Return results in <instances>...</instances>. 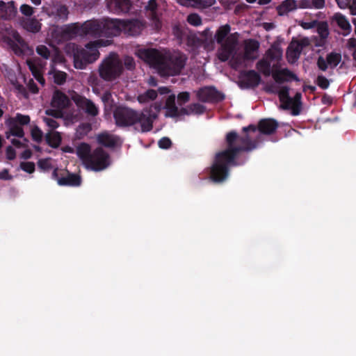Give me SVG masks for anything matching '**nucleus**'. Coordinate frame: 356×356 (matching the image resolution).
<instances>
[{
	"mask_svg": "<svg viewBox=\"0 0 356 356\" xmlns=\"http://www.w3.org/2000/svg\"><path fill=\"white\" fill-rule=\"evenodd\" d=\"M278 127V122L275 119L264 118L259 121L257 127L254 124L243 127L244 136H239L236 131L228 132L225 139L226 148L215 155L210 169V179L215 183L223 182L229 175L231 166L243 164L244 162L236 161L238 156L241 152H250L257 147L258 140L252 139L247 134L248 131L255 132L258 129L262 134L271 135Z\"/></svg>",
	"mask_w": 356,
	"mask_h": 356,
	"instance_id": "nucleus-1",
	"label": "nucleus"
},
{
	"mask_svg": "<svg viewBox=\"0 0 356 356\" xmlns=\"http://www.w3.org/2000/svg\"><path fill=\"white\" fill-rule=\"evenodd\" d=\"M137 56L155 69L161 76L179 75L187 60L186 55L180 51L163 53L153 48L140 49Z\"/></svg>",
	"mask_w": 356,
	"mask_h": 356,
	"instance_id": "nucleus-2",
	"label": "nucleus"
},
{
	"mask_svg": "<svg viewBox=\"0 0 356 356\" xmlns=\"http://www.w3.org/2000/svg\"><path fill=\"white\" fill-rule=\"evenodd\" d=\"M113 118L117 127L134 126L137 131L146 133L152 129L157 115L150 109L137 111L126 106H118L113 112Z\"/></svg>",
	"mask_w": 356,
	"mask_h": 356,
	"instance_id": "nucleus-3",
	"label": "nucleus"
},
{
	"mask_svg": "<svg viewBox=\"0 0 356 356\" xmlns=\"http://www.w3.org/2000/svg\"><path fill=\"white\" fill-rule=\"evenodd\" d=\"M231 26L226 24L220 26L216 31L214 39L220 44L217 57L221 62L227 61L236 51L238 44L239 33H230Z\"/></svg>",
	"mask_w": 356,
	"mask_h": 356,
	"instance_id": "nucleus-4",
	"label": "nucleus"
},
{
	"mask_svg": "<svg viewBox=\"0 0 356 356\" xmlns=\"http://www.w3.org/2000/svg\"><path fill=\"white\" fill-rule=\"evenodd\" d=\"M124 67L118 54L111 53L100 63L98 69L99 75L105 81H113L120 76Z\"/></svg>",
	"mask_w": 356,
	"mask_h": 356,
	"instance_id": "nucleus-5",
	"label": "nucleus"
},
{
	"mask_svg": "<svg viewBox=\"0 0 356 356\" xmlns=\"http://www.w3.org/2000/svg\"><path fill=\"white\" fill-rule=\"evenodd\" d=\"M102 45L101 40L90 42L86 48H77L74 53V63L76 69H84L90 64L96 61L99 57L98 47Z\"/></svg>",
	"mask_w": 356,
	"mask_h": 356,
	"instance_id": "nucleus-6",
	"label": "nucleus"
},
{
	"mask_svg": "<svg viewBox=\"0 0 356 356\" xmlns=\"http://www.w3.org/2000/svg\"><path fill=\"white\" fill-rule=\"evenodd\" d=\"M101 19H91L83 24L74 23L67 27V32L81 36L102 37Z\"/></svg>",
	"mask_w": 356,
	"mask_h": 356,
	"instance_id": "nucleus-7",
	"label": "nucleus"
},
{
	"mask_svg": "<svg viewBox=\"0 0 356 356\" xmlns=\"http://www.w3.org/2000/svg\"><path fill=\"white\" fill-rule=\"evenodd\" d=\"M86 164L94 171L103 170L110 165L109 154L102 147H97L92 152Z\"/></svg>",
	"mask_w": 356,
	"mask_h": 356,
	"instance_id": "nucleus-8",
	"label": "nucleus"
},
{
	"mask_svg": "<svg viewBox=\"0 0 356 356\" xmlns=\"http://www.w3.org/2000/svg\"><path fill=\"white\" fill-rule=\"evenodd\" d=\"M51 177L56 179L60 186H79L81 184V178L79 175L70 172L68 170L54 169Z\"/></svg>",
	"mask_w": 356,
	"mask_h": 356,
	"instance_id": "nucleus-9",
	"label": "nucleus"
},
{
	"mask_svg": "<svg viewBox=\"0 0 356 356\" xmlns=\"http://www.w3.org/2000/svg\"><path fill=\"white\" fill-rule=\"evenodd\" d=\"M197 99L202 102H218L224 99L225 95L217 90L215 87L205 86L196 92Z\"/></svg>",
	"mask_w": 356,
	"mask_h": 356,
	"instance_id": "nucleus-10",
	"label": "nucleus"
},
{
	"mask_svg": "<svg viewBox=\"0 0 356 356\" xmlns=\"http://www.w3.org/2000/svg\"><path fill=\"white\" fill-rule=\"evenodd\" d=\"M261 81V76L253 70H242L239 74L238 86L241 88H254Z\"/></svg>",
	"mask_w": 356,
	"mask_h": 356,
	"instance_id": "nucleus-11",
	"label": "nucleus"
},
{
	"mask_svg": "<svg viewBox=\"0 0 356 356\" xmlns=\"http://www.w3.org/2000/svg\"><path fill=\"white\" fill-rule=\"evenodd\" d=\"M72 99L78 108L83 110L88 115L95 117L98 115L99 109L90 99L76 92L72 95Z\"/></svg>",
	"mask_w": 356,
	"mask_h": 356,
	"instance_id": "nucleus-12",
	"label": "nucleus"
},
{
	"mask_svg": "<svg viewBox=\"0 0 356 356\" xmlns=\"http://www.w3.org/2000/svg\"><path fill=\"white\" fill-rule=\"evenodd\" d=\"M102 37L111 38L121 33V20L104 18L101 19Z\"/></svg>",
	"mask_w": 356,
	"mask_h": 356,
	"instance_id": "nucleus-13",
	"label": "nucleus"
},
{
	"mask_svg": "<svg viewBox=\"0 0 356 356\" xmlns=\"http://www.w3.org/2000/svg\"><path fill=\"white\" fill-rule=\"evenodd\" d=\"M143 29V23L138 19L121 20V32L130 36H136L140 34Z\"/></svg>",
	"mask_w": 356,
	"mask_h": 356,
	"instance_id": "nucleus-14",
	"label": "nucleus"
},
{
	"mask_svg": "<svg viewBox=\"0 0 356 356\" xmlns=\"http://www.w3.org/2000/svg\"><path fill=\"white\" fill-rule=\"evenodd\" d=\"M97 141L100 145L108 148H115L122 144L120 136L106 131L99 134L97 136Z\"/></svg>",
	"mask_w": 356,
	"mask_h": 356,
	"instance_id": "nucleus-15",
	"label": "nucleus"
},
{
	"mask_svg": "<svg viewBox=\"0 0 356 356\" xmlns=\"http://www.w3.org/2000/svg\"><path fill=\"white\" fill-rule=\"evenodd\" d=\"M108 9L115 14L127 13L131 7L130 0H107Z\"/></svg>",
	"mask_w": 356,
	"mask_h": 356,
	"instance_id": "nucleus-16",
	"label": "nucleus"
},
{
	"mask_svg": "<svg viewBox=\"0 0 356 356\" xmlns=\"http://www.w3.org/2000/svg\"><path fill=\"white\" fill-rule=\"evenodd\" d=\"M259 42L254 39H250L245 42L243 60H254L257 59Z\"/></svg>",
	"mask_w": 356,
	"mask_h": 356,
	"instance_id": "nucleus-17",
	"label": "nucleus"
},
{
	"mask_svg": "<svg viewBox=\"0 0 356 356\" xmlns=\"http://www.w3.org/2000/svg\"><path fill=\"white\" fill-rule=\"evenodd\" d=\"M272 76L277 83L281 84L291 79L299 81L298 77L287 68L275 70L272 72Z\"/></svg>",
	"mask_w": 356,
	"mask_h": 356,
	"instance_id": "nucleus-18",
	"label": "nucleus"
},
{
	"mask_svg": "<svg viewBox=\"0 0 356 356\" xmlns=\"http://www.w3.org/2000/svg\"><path fill=\"white\" fill-rule=\"evenodd\" d=\"M69 97L63 92L56 90L53 95L51 106L59 110L66 108L70 105Z\"/></svg>",
	"mask_w": 356,
	"mask_h": 356,
	"instance_id": "nucleus-19",
	"label": "nucleus"
},
{
	"mask_svg": "<svg viewBox=\"0 0 356 356\" xmlns=\"http://www.w3.org/2000/svg\"><path fill=\"white\" fill-rule=\"evenodd\" d=\"M164 108L165 109V116L167 118H176L179 117V108L176 106L175 95H169L165 104Z\"/></svg>",
	"mask_w": 356,
	"mask_h": 356,
	"instance_id": "nucleus-20",
	"label": "nucleus"
},
{
	"mask_svg": "<svg viewBox=\"0 0 356 356\" xmlns=\"http://www.w3.org/2000/svg\"><path fill=\"white\" fill-rule=\"evenodd\" d=\"M296 44L295 40H292L286 50V58L289 63H294L300 58L302 51L301 47Z\"/></svg>",
	"mask_w": 356,
	"mask_h": 356,
	"instance_id": "nucleus-21",
	"label": "nucleus"
},
{
	"mask_svg": "<svg viewBox=\"0 0 356 356\" xmlns=\"http://www.w3.org/2000/svg\"><path fill=\"white\" fill-rule=\"evenodd\" d=\"M145 9L149 13V19L155 23L156 26L160 25L159 15L157 14L158 3L156 0H149L147 4L145 6Z\"/></svg>",
	"mask_w": 356,
	"mask_h": 356,
	"instance_id": "nucleus-22",
	"label": "nucleus"
},
{
	"mask_svg": "<svg viewBox=\"0 0 356 356\" xmlns=\"http://www.w3.org/2000/svg\"><path fill=\"white\" fill-rule=\"evenodd\" d=\"M298 8L296 0H284L277 7V11L279 15H287L289 12Z\"/></svg>",
	"mask_w": 356,
	"mask_h": 356,
	"instance_id": "nucleus-23",
	"label": "nucleus"
},
{
	"mask_svg": "<svg viewBox=\"0 0 356 356\" xmlns=\"http://www.w3.org/2000/svg\"><path fill=\"white\" fill-rule=\"evenodd\" d=\"M278 95L280 101L282 102V108L285 110L290 108V102L291 97L289 96V88L288 86H282L276 92Z\"/></svg>",
	"mask_w": 356,
	"mask_h": 356,
	"instance_id": "nucleus-24",
	"label": "nucleus"
},
{
	"mask_svg": "<svg viewBox=\"0 0 356 356\" xmlns=\"http://www.w3.org/2000/svg\"><path fill=\"white\" fill-rule=\"evenodd\" d=\"M8 125L9 127V131L6 133V137L8 138L9 135L22 138L24 135L23 128L19 124H16V120L14 119H8Z\"/></svg>",
	"mask_w": 356,
	"mask_h": 356,
	"instance_id": "nucleus-25",
	"label": "nucleus"
},
{
	"mask_svg": "<svg viewBox=\"0 0 356 356\" xmlns=\"http://www.w3.org/2000/svg\"><path fill=\"white\" fill-rule=\"evenodd\" d=\"M76 153L77 156L86 163L89 156H90L92 154L90 145L86 143H80L76 147Z\"/></svg>",
	"mask_w": 356,
	"mask_h": 356,
	"instance_id": "nucleus-26",
	"label": "nucleus"
},
{
	"mask_svg": "<svg viewBox=\"0 0 356 356\" xmlns=\"http://www.w3.org/2000/svg\"><path fill=\"white\" fill-rule=\"evenodd\" d=\"M332 21L336 22L338 26L340 27L342 30L346 31V33L344 35L350 33L351 26L344 15L341 13H336L332 17Z\"/></svg>",
	"mask_w": 356,
	"mask_h": 356,
	"instance_id": "nucleus-27",
	"label": "nucleus"
},
{
	"mask_svg": "<svg viewBox=\"0 0 356 356\" xmlns=\"http://www.w3.org/2000/svg\"><path fill=\"white\" fill-rule=\"evenodd\" d=\"M302 94L296 92L293 98H291L290 102V108H291V113L293 115H298L300 113L302 106Z\"/></svg>",
	"mask_w": 356,
	"mask_h": 356,
	"instance_id": "nucleus-28",
	"label": "nucleus"
},
{
	"mask_svg": "<svg viewBox=\"0 0 356 356\" xmlns=\"http://www.w3.org/2000/svg\"><path fill=\"white\" fill-rule=\"evenodd\" d=\"M23 27L28 31L38 33L41 29V24L35 18L27 19L23 22Z\"/></svg>",
	"mask_w": 356,
	"mask_h": 356,
	"instance_id": "nucleus-29",
	"label": "nucleus"
},
{
	"mask_svg": "<svg viewBox=\"0 0 356 356\" xmlns=\"http://www.w3.org/2000/svg\"><path fill=\"white\" fill-rule=\"evenodd\" d=\"M69 13L70 12L67 6L59 5L56 7L53 15L58 21L65 22L67 19Z\"/></svg>",
	"mask_w": 356,
	"mask_h": 356,
	"instance_id": "nucleus-30",
	"label": "nucleus"
},
{
	"mask_svg": "<svg viewBox=\"0 0 356 356\" xmlns=\"http://www.w3.org/2000/svg\"><path fill=\"white\" fill-rule=\"evenodd\" d=\"M27 65L29 66V68L30 71L31 72L34 78L42 86L45 83V79L43 77V75L42 74V72L40 69L36 66L35 63H33L32 61L28 60Z\"/></svg>",
	"mask_w": 356,
	"mask_h": 356,
	"instance_id": "nucleus-31",
	"label": "nucleus"
},
{
	"mask_svg": "<svg viewBox=\"0 0 356 356\" xmlns=\"http://www.w3.org/2000/svg\"><path fill=\"white\" fill-rule=\"evenodd\" d=\"M47 143L53 148L59 147L61 143V136L58 132L49 133L46 135Z\"/></svg>",
	"mask_w": 356,
	"mask_h": 356,
	"instance_id": "nucleus-32",
	"label": "nucleus"
},
{
	"mask_svg": "<svg viewBox=\"0 0 356 356\" xmlns=\"http://www.w3.org/2000/svg\"><path fill=\"white\" fill-rule=\"evenodd\" d=\"M257 69L264 76H268L272 74L270 63L266 59L259 60L256 65Z\"/></svg>",
	"mask_w": 356,
	"mask_h": 356,
	"instance_id": "nucleus-33",
	"label": "nucleus"
},
{
	"mask_svg": "<svg viewBox=\"0 0 356 356\" xmlns=\"http://www.w3.org/2000/svg\"><path fill=\"white\" fill-rule=\"evenodd\" d=\"M316 27L321 39L326 40L329 35V27L327 22L318 21V24Z\"/></svg>",
	"mask_w": 356,
	"mask_h": 356,
	"instance_id": "nucleus-34",
	"label": "nucleus"
},
{
	"mask_svg": "<svg viewBox=\"0 0 356 356\" xmlns=\"http://www.w3.org/2000/svg\"><path fill=\"white\" fill-rule=\"evenodd\" d=\"M157 97V92L154 89H149L143 94L138 97V100L140 103H145L149 101L154 100Z\"/></svg>",
	"mask_w": 356,
	"mask_h": 356,
	"instance_id": "nucleus-35",
	"label": "nucleus"
},
{
	"mask_svg": "<svg viewBox=\"0 0 356 356\" xmlns=\"http://www.w3.org/2000/svg\"><path fill=\"white\" fill-rule=\"evenodd\" d=\"M327 62L332 68L336 67L341 60V55L339 53L331 52L327 55Z\"/></svg>",
	"mask_w": 356,
	"mask_h": 356,
	"instance_id": "nucleus-36",
	"label": "nucleus"
},
{
	"mask_svg": "<svg viewBox=\"0 0 356 356\" xmlns=\"http://www.w3.org/2000/svg\"><path fill=\"white\" fill-rule=\"evenodd\" d=\"M203 35L205 36L203 42L204 47L208 50L213 49L214 48V42L216 40L214 39V37L212 38L210 31L209 29L205 30L203 32Z\"/></svg>",
	"mask_w": 356,
	"mask_h": 356,
	"instance_id": "nucleus-37",
	"label": "nucleus"
},
{
	"mask_svg": "<svg viewBox=\"0 0 356 356\" xmlns=\"http://www.w3.org/2000/svg\"><path fill=\"white\" fill-rule=\"evenodd\" d=\"M92 130V126L90 123H82L79 125L76 129V136L79 138L86 136Z\"/></svg>",
	"mask_w": 356,
	"mask_h": 356,
	"instance_id": "nucleus-38",
	"label": "nucleus"
},
{
	"mask_svg": "<svg viewBox=\"0 0 356 356\" xmlns=\"http://www.w3.org/2000/svg\"><path fill=\"white\" fill-rule=\"evenodd\" d=\"M189 110L191 114L201 115L206 111V107L199 103H193L189 105Z\"/></svg>",
	"mask_w": 356,
	"mask_h": 356,
	"instance_id": "nucleus-39",
	"label": "nucleus"
},
{
	"mask_svg": "<svg viewBox=\"0 0 356 356\" xmlns=\"http://www.w3.org/2000/svg\"><path fill=\"white\" fill-rule=\"evenodd\" d=\"M67 74L64 72L57 71L54 74V81L57 85H63L65 83Z\"/></svg>",
	"mask_w": 356,
	"mask_h": 356,
	"instance_id": "nucleus-40",
	"label": "nucleus"
},
{
	"mask_svg": "<svg viewBox=\"0 0 356 356\" xmlns=\"http://www.w3.org/2000/svg\"><path fill=\"white\" fill-rule=\"evenodd\" d=\"M187 22L191 25L198 26L202 24V18L198 14L192 13L188 16Z\"/></svg>",
	"mask_w": 356,
	"mask_h": 356,
	"instance_id": "nucleus-41",
	"label": "nucleus"
},
{
	"mask_svg": "<svg viewBox=\"0 0 356 356\" xmlns=\"http://www.w3.org/2000/svg\"><path fill=\"white\" fill-rule=\"evenodd\" d=\"M20 168L29 174L33 173L35 171V165L32 161H23L20 163Z\"/></svg>",
	"mask_w": 356,
	"mask_h": 356,
	"instance_id": "nucleus-42",
	"label": "nucleus"
},
{
	"mask_svg": "<svg viewBox=\"0 0 356 356\" xmlns=\"http://www.w3.org/2000/svg\"><path fill=\"white\" fill-rule=\"evenodd\" d=\"M16 120V124L21 125H26L30 122V117L20 113H17L15 118H10Z\"/></svg>",
	"mask_w": 356,
	"mask_h": 356,
	"instance_id": "nucleus-43",
	"label": "nucleus"
},
{
	"mask_svg": "<svg viewBox=\"0 0 356 356\" xmlns=\"http://www.w3.org/2000/svg\"><path fill=\"white\" fill-rule=\"evenodd\" d=\"M199 8H206L216 3V0H192Z\"/></svg>",
	"mask_w": 356,
	"mask_h": 356,
	"instance_id": "nucleus-44",
	"label": "nucleus"
},
{
	"mask_svg": "<svg viewBox=\"0 0 356 356\" xmlns=\"http://www.w3.org/2000/svg\"><path fill=\"white\" fill-rule=\"evenodd\" d=\"M36 52L44 59L50 57V51L45 45H39L36 48Z\"/></svg>",
	"mask_w": 356,
	"mask_h": 356,
	"instance_id": "nucleus-45",
	"label": "nucleus"
},
{
	"mask_svg": "<svg viewBox=\"0 0 356 356\" xmlns=\"http://www.w3.org/2000/svg\"><path fill=\"white\" fill-rule=\"evenodd\" d=\"M42 131L38 127H35L31 129V136L34 141L40 143L42 139Z\"/></svg>",
	"mask_w": 356,
	"mask_h": 356,
	"instance_id": "nucleus-46",
	"label": "nucleus"
},
{
	"mask_svg": "<svg viewBox=\"0 0 356 356\" xmlns=\"http://www.w3.org/2000/svg\"><path fill=\"white\" fill-rule=\"evenodd\" d=\"M317 85L322 89H327L330 86L328 79L323 75H318L316 79Z\"/></svg>",
	"mask_w": 356,
	"mask_h": 356,
	"instance_id": "nucleus-47",
	"label": "nucleus"
},
{
	"mask_svg": "<svg viewBox=\"0 0 356 356\" xmlns=\"http://www.w3.org/2000/svg\"><path fill=\"white\" fill-rule=\"evenodd\" d=\"M236 51L234 54H233L229 58H231V60H230L231 66L232 68H234V69H236L243 63V59L240 56H236Z\"/></svg>",
	"mask_w": 356,
	"mask_h": 356,
	"instance_id": "nucleus-48",
	"label": "nucleus"
},
{
	"mask_svg": "<svg viewBox=\"0 0 356 356\" xmlns=\"http://www.w3.org/2000/svg\"><path fill=\"white\" fill-rule=\"evenodd\" d=\"M190 100V93L188 92H181L177 95V102L179 105H183Z\"/></svg>",
	"mask_w": 356,
	"mask_h": 356,
	"instance_id": "nucleus-49",
	"label": "nucleus"
},
{
	"mask_svg": "<svg viewBox=\"0 0 356 356\" xmlns=\"http://www.w3.org/2000/svg\"><path fill=\"white\" fill-rule=\"evenodd\" d=\"M158 145L161 149H168L172 145V141L168 137H163L159 140Z\"/></svg>",
	"mask_w": 356,
	"mask_h": 356,
	"instance_id": "nucleus-50",
	"label": "nucleus"
},
{
	"mask_svg": "<svg viewBox=\"0 0 356 356\" xmlns=\"http://www.w3.org/2000/svg\"><path fill=\"white\" fill-rule=\"evenodd\" d=\"M318 24V20L314 19L311 22H300L299 25L304 29H312L313 28H315L317 24Z\"/></svg>",
	"mask_w": 356,
	"mask_h": 356,
	"instance_id": "nucleus-51",
	"label": "nucleus"
},
{
	"mask_svg": "<svg viewBox=\"0 0 356 356\" xmlns=\"http://www.w3.org/2000/svg\"><path fill=\"white\" fill-rule=\"evenodd\" d=\"M19 9L21 13L26 16L30 17L33 14V8L28 4H22Z\"/></svg>",
	"mask_w": 356,
	"mask_h": 356,
	"instance_id": "nucleus-52",
	"label": "nucleus"
},
{
	"mask_svg": "<svg viewBox=\"0 0 356 356\" xmlns=\"http://www.w3.org/2000/svg\"><path fill=\"white\" fill-rule=\"evenodd\" d=\"M327 59L325 60L323 57L319 56L317 59V66L319 68V70L322 71H326L327 69Z\"/></svg>",
	"mask_w": 356,
	"mask_h": 356,
	"instance_id": "nucleus-53",
	"label": "nucleus"
},
{
	"mask_svg": "<svg viewBox=\"0 0 356 356\" xmlns=\"http://www.w3.org/2000/svg\"><path fill=\"white\" fill-rule=\"evenodd\" d=\"M300 8H312L313 4L312 0H300L298 5Z\"/></svg>",
	"mask_w": 356,
	"mask_h": 356,
	"instance_id": "nucleus-54",
	"label": "nucleus"
},
{
	"mask_svg": "<svg viewBox=\"0 0 356 356\" xmlns=\"http://www.w3.org/2000/svg\"><path fill=\"white\" fill-rule=\"evenodd\" d=\"M38 165L42 170H48L51 168V163L48 159H40L38 162Z\"/></svg>",
	"mask_w": 356,
	"mask_h": 356,
	"instance_id": "nucleus-55",
	"label": "nucleus"
},
{
	"mask_svg": "<svg viewBox=\"0 0 356 356\" xmlns=\"http://www.w3.org/2000/svg\"><path fill=\"white\" fill-rule=\"evenodd\" d=\"M44 122H46L47 125L52 129H55L59 126V123L52 118H44Z\"/></svg>",
	"mask_w": 356,
	"mask_h": 356,
	"instance_id": "nucleus-56",
	"label": "nucleus"
},
{
	"mask_svg": "<svg viewBox=\"0 0 356 356\" xmlns=\"http://www.w3.org/2000/svg\"><path fill=\"white\" fill-rule=\"evenodd\" d=\"M296 44H298L301 49L303 50L304 48L308 47L310 44L309 40L307 38H303L300 40H295Z\"/></svg>",
	"mask_w": 356,
	"mask_h": 356,
	"instance_id": "nucleus-57",
	"label": "nucleus"
},
{
	"mask_svg": "<svg viewBox=\"0 0 356 356\" xmlns=\"http://www.w3.org/2000/svg\"><path fill=\"white\" fill-rule=\"evenodd\" d=\"M6 157L8 160H13L16 156L15 151L11 146H8L6 147Z\"/></svg>",
	"mask_w": 356,
	"mask_h": 356,
	"instance_id": "nucleus-58",
	"label": "nucleus"
},
{
	"mask_svg": "<svg viewBox=\"0 0 356 356\" xmlns=\"http://www.w3.org/2000/svg\"><path fill=\"white\" fill-rule=\"evenodd\" d=\"M313 7L316 9H322L325 7V0H312Z\"/></svg>",
	"mask_w": 356,
	"mask_h": 356,
	"instance_id": "nucleus-59",
	"label": "nucleus"
},
{
	"mask_svg": "<svg viewBox=\"0 0 356 356\" xmlns=\"http://www.w3.org/2000/svg\"><path fill=\"white\" fill-rule=\"evenodd\" d=\"M28 88L29 91L33 94H36L38 92V88L36 83L31 79L28 83Z\"/></svg>",
	"mask_w": 356,
	"mask_h": 356,
	"instance_id": "nucleus-60",
	"label": "nucleus"
},
{
	"mask_svg": "<svg viewBox=\"0 0 356 356\" xmlns=\"http://www.w3.org/2000/svg\"><path fill=\"white\" fill-rule=\"evenodd\" d=\"M339 7L341 9L348 8L352 0H335Z\"/></svg>",
	"mask_w": 356,
	"mask_h": 356,
	"instance_id": "nucleus-61",
	"label": "nucleus"
},
{
	"mask_svg": "<svg viewBox=\"0 0 356 356\" xmlns=\"http://www.w3.org/2000/svg\"><path fill=\"white\" fill-rule=\"evenodd\" d=\"M13 179V177L9 175V171L7 169H3L0 172V179L3 180H10Z\"/></svg>",
	"mask_w": 356,
	"mask_h": 356,
	"instance_id": "nucleus-62",
	"label": "nucleus"
},
{
	"mask_svg": "<svg viewBox=\"0 0 356 356\" xmlns=\"http://www.w3.org/2000/svg\"><path fill=\"white\" fill-rule=\"evenodd\" d=\"M124 65L128 70H132L135 67V63L132 58H128L125 60Z\"/></svg>",
	"mask_w": 356,
	"mask_h": 356,
	"instance_id": "nucleus-63",
	"label": "nucleus"
},
{
	"mask_svg": "<svg viewBox=\"0 0 356 356\" xmlns=\"http://www.w3.org/2000/svg\"><path fill=\"white\" fill-rule=\"evenodd\" d=\"M353 15H356V0H353L349 6Z\"/></svg>",
	"mask_w": 356,
	"mask_h": 356,
	"instance_id": "nucleus-64",
	"label": "nucleus"
}]
</instances>
